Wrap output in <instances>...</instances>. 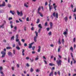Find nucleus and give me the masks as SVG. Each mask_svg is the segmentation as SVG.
<instances>
[{"instance_id":"nucleus-59","label":"nucleus","mask_w":76,"mask_h":76,"mask_svg":"<svg viewBox=\"0 0 76 76\" xmlns=\"http://www.w3.org/2000/svg\"><path fill=\"white\" fill-rule=\"evenodd\" d=\"M61 46H59V48H58V49H61Z\"/></svg>"},{"instance_id":"nucleus-4","label":"nucleus","mask_w":76,"mask_h":76,"mask_svg":"<svg viewBox=\"0 0 76 76\" xmlns=\"http://www.w3.org/2000/svg\"><path fill=\"white\" fill-rule=\"evenodd\" d=\"M17 13L18 14V15H19L20 16H22L23 15V13H22V12L21 11L19 12L18 11H17Z\"/></svg>"},{"instance_id":"nucleus-23","label":"nucleus","mask_w":76,"mask_h":76,"mask_svg":"<svg viewBox=\"0 0 76 76\" xmlns=\"http://www.w3.org/2000/svg\"><path fill=\"white\" fill-rule=\"evenodd\" d=\"M58 44H61V42H60V39H58Z\"/></svg>"},{"instance_id":"nucleus-32","label":"nucleus","mask_w":76,"mask_h":76,"mask_svg":"<svg viewBox=\"0 0 76 76\" xmlns=\"http://www.w3.org/2000/svg\"><path fill=\"white\" fill-rule=\"evenodd\" d=\"M47 22H46L45 23V24L44 26H47V24H48Z\"/></svg>"},{"instance_id":"nucleus-64","label":"nucleus","mask_w":76,"mask_h":76,"mask_svg":"<svg viewBox=\"0 0 76 76\" xmlns=\"http://www.w3.org/2000/svg\"><path fill=\"white\" fill-rule=\"evenodd\" d=\"M76 39L75 38H74V39H73V42H75V40Z\"/></svg>"},{"instance_id":"nucleus-11","label":"nucleus","mask_w":76,"mask_h":76,"mask_svg":"<svg viewBox=\"0 0 76 76\" xmlns=\"http://www.w3.org/2000/svg\"><path fill=\"white\" fill-rule=\"evenodd\" d=\"M64 20L65 22H67V20H68V17L67 16H66L64 18Z\"/></svg>"},{"instance_id":"nucleus-58","label":"nucleus","mask_w":76,"mask_h":76,"mask_svg":"<svg viewBox=\"0 0 76 76\" xmlns=\"http://www.w3.org/2000/svg\"><path fill=\"white\" fill-rule=\"evenodd\" d=\"M38 48L39 49L41 50V46H39Z\"/></svg>"},{"instance_id":"nucleus-45","label":"nucleus","mask_w":76,"mask_h":76,"mask_svg":"<svg viewBox=\"0 0 76 76\" xmlns=\"http://www.w3.org/2000/svg\"><path fill=\"white\" fill-rule=\"evenodd\" d=\"M15 50H13V53L14 54H15Z\"/></svg>"},{"instance_id":"nucleus-31","label":"nucleus","mask_w":76,"mask_h":76,"mask_svg":"<svg viewBox=\"0 0 76 76\" xmlns=\"http://www.w3.org/2000/svg\"><path fill=\"white\" fill-rule=\"evenodd\" d=\"M15 41L16 42H19V39H15Z\"/></svg>"},{"instance_id":"nucleus-29","label":"nucleus","mask_w":76,"mask_h":76,"mask_svg":"<svg viewBox=\"0 0 76 76\" xmlns=\"http://www.w3.org/2000/svg\"><path fill=\"white\" fill-rule=\"evenodd\" d=\"M39 22V18L37 19V22H36L37 23H38Z\"/></svg>"},{"instance_id":"nucleus-19","label":"nucleus","mask_w":76,"mask_h":76,"mask_svg":"<svg viewBox=\"0 0 76 76\" xmlns=\"http://www.w3.org/2000/svg\"><path fill=\"white\" fill-rule=\"evenodd\" d=\"M71 57L72 58V60L74 61L75 60L74 59V58H73V54L72 53H71Z\"/></svg>"},{"instance_id":"nucleus-55","label":"nucleus","mask_w":76,"mask_h":76,"mask_svg":"<svg viewBox=\"0 0 76 76\" xmlns=\"http://www.w3.org/2000/svg\"><path fill=\"white\" fill-rule=\"evenodd\" d=\"M70 50H72V51H73V48L72 47H71L70 48Z\"/></svg>"},{"instance_id":"nucleus-13","label":"nucleus","mask_w":76,"mask_h":76,"mask_svg":"<svg viewBox=\"0 0 76 76\" xmlns=\"http://www.w3.org/2000/svg\"><path fill=\"white\" fill-rule=\"evenodd\" d=\"M38 28H39L40 29H42V25L41 24H39L38 26Z\"/></svg>"},{"instance_id":"nucleus-60","label":"nucleus","mask_w":76,"mask_h":76,"mask_svg":"<svg viewBox=\"0 0 76 76\" xmlns=\"http://www.w3.org/2000/svg\"><path fill=\"white\" fill-rule=\"evenodd\" d=\"M26 59H27V60H28V59H29V57H26Z\"/></svg>"},{"instance_id":"nucleus-21","label":"nucleus","mask_w":76,"mask_h":76,"mask_svg":"<svg viewBox=\"0 0 76 76\" xmlns=\"http://www.w3.org/2000/svg\"><path fill=\"white\" fill-rule=\"evenodd\" d=\"M14 38H15V36H13L11 37V40H14Z\"/></svg>"},{"instance_id":"nucleus-27","label":"nucleus","mask_w":76,"mask_h":76,"mask_svg":"<svg viewBox=\"0 0 76 76\" xmlns=\"http://www.w3.org/2000/svg\"><path fill=\"white\" fill-rule=\"evenodd\" d=\"M18 44L20 46H21V45H22V44H21V43H20V41L18 42Z\"/></svg>"},{"instance_id":"nucleus-40","label":"nucleus","mask_w":76,"mask_h":76,"mask_svg":"<svg viewBox=\"0 0 76 76\" xmlns=\"http://www.w3.org/2000/svg\"><path fill=\"white\" fill-rule=\"evenodd\" d=\"M53 16H54V17H55V16H56V14H55V12L53 13Z\"/></svg>"},{"instance_id":"nucleus-50","label":"nucleus","mask_w":76,"mask_h":76,"mask_svg":"<svg viewBox=\"0 0 76 76\" xmlns=\"http://www.w3.org/2000/svg\"><path fill=\"white\" fill-rule=\"evenodd\" d=\"M21 41H22V42H25V40L22 39H21Z\"/></svg>"},{"instance_id":"nucleus-44","label":"nucleus","mask_w":76,"mask_h":76,"mask_svg":"<svg viewBox=\"0 0 76 76\" xmlns=\"http://www.w3.org/2000/svg\"><path fill=\"white\" fill-rule=\"evenodd\" d=\"M39 69H37V70L36 71V72H39Z\"/></svg>"},{"instance_id":"nucleus-18","label":"nucleus","mask_w":76,"mask_h":76,"mask_svg":"<svg viewBox=\"0 0 76 76\" xmlns=\"http://www.w3.org/2000/svg\"><path fill=\"white\" fill-rule=\"evenodd\" d=\"M49 7V10L50 12H51V9H53V6H52V5H51V6Z\"/></svg>"},{"instance_id":"nucleus-8","label":"nucleus","mask_w":76,"mask_h":76,"mask_svg":"<svg viewBox=\"0 0 76 76\" xmlns=\"http://www.w3.org/2000/svg\"><path fill=\"white\" fill-rule=\"evenodd\" d=\"M6 6V3L5 1H3V3L1 5V7H4Z\"/></svg>"},{"instance_id":"nucleus-16","label":"nucleus","mask_w":76,"mask_h":76,"mask_svg":"<svg viewBox=\"0 0 76 76\" xmlns=\"http://www.w3.org/2000/svg\"><path fill=\"white\" fill-rule=\"evenodd\" d=\"M10 13L12 14V15H14L15 14V11H12V10L10 11Z\"/></svg>"},{"instance_id":"nucleus-17","label":"nucleus","mask_w":76,"mask_h":76,"mask_svg":"<svg viewBox=\"0 0 76 76\" xmlns=\"http://www.w3.org/2000/svg\"><path fill=\"white\" fill-rule=\"evenodd\" d=\"M40 9H41V7L39 6L38 9L37 13H39V10H40Z\"/></svg>"},{"instance_id":"nucleus-54","label":"nucleus","mask_w":76,"mask_h":76,"mask_svg":"<svg viewBox=\"0 0 76 76\" xmlns=\"http://www.w3.org/2000/svg\"><path fill=\"white\" fill-rule=\"evenodd\" d=\"M48 4V3H47V2H46L45 4V5L47 6V5Z\"/></svg>"},{"instance_id":"nucleus-43","label":"nucleus","mask_w":76,"mask_h":76,"mask_svg":"<svg viewBox=\"0 0 76 76\" xmlns=\"http://www.w3.org/2000/svg\"><path fill=\"white\" fill-rule=\"evenodd\" d=\"M26 20V21H29V17L27 18Z\"/></svg>"},{"instance_id":"nucleus-42","label":"nucleus","mask_w":76,"mask_h":76,"mask_svg":"<svg viewBox=\"0 0 76 76\" xmlns=\"http://www.w3.org/2000/svg\"><path fill=\"white\" fill-rule=\"evenodd\" d=\"M51 32L50 31L48 33V35H51Z\"/></svg>"},{"instance_id":"nucleus-33","label":"nucleus","mask_w":76,"mask_h":76,"mask_svg":"<svg viewBox=\"0 0 76 76\" xmlns=\"http://www.w3.org/2000/svg\"><path fill=\"white\" fill-rule=\"evenodd\" d=\"M24 6L26 7H28V5H27L26 3L24 4Z\"/></svg>"},{"instance_id":"nucleus-56","label":"nucleus","mask_w":76,"mask_h":76,"mask_svg":"<svg viewBox=\"0 0 76 76\" xmlns=\"http://www.w3.org/2000/svg\"><path fill=\"white\" fill-rule=\"evenodd\" d=\"M16 23H19V21L16 20Z\"/></svg>"},{"instance_id":"nucleus-20","label":"nucleus","mask_w":76,"mask_h":76,"mask_svg":"<svg viewBox=\"0 0 76 76\" xmlns=\"http://www.w3.org/2000/svg\"><path fill=\"white\" fill-rule=\"evenodd\" d=\"M38 13V14H39V15H40V16H41V17H42L43 16V15L42 14H41V12H39Z\"/></svg>"},{"instance_id":"nucleus-53","label":"nucleus","mask_w":76,"mask_h":76,"mask_svg":"<svg viewBox=\"0 0 76 76\" xmlns=\"http://www.w3.org/2000/svg\"><path fill=\"white\" fill-rule=\"evenodd\" d=\"M58 75H60V71H58Z\"/></svg>"},{"instance_id":"nucleus-38","label":"nucleus","mask_w":76,"mask_h":76,"mask_svg":"<svg viewBox=\"0 0 76 76\" xmlns=\"http://www.w3.org/2000/svg\"><path fill=\"white\" fill-rule=\"evenodd\" d=\"M41 28H39L38 31V32L39 34L40 33V31H41Z\"/></svg>"},{"instance_id":"nucleus-22","label":"nucleus","mask_w":76,"mask_h":76,"mask_svg":"<svg viewBox=\"0 0 76 76\" xmlns=\"http://www.w3.org/2000/svg\"><path fill=\"white\" fill-rule=\"evenodd\" d=\"M49 66H54V64H53L50 63L49 64Z\"/></svg>"},{"instance_id":"nucleus-28","label":"nucleus","mask_w":76,"mask_h":76,"mask_svg":"<svg viewBox=\"0 0 76 76\" xmlns=\"http://www.w3.org/2000/svg\"><path fill=\"white\" fill-rule=\"evenodd\" d=\"M14 29H15V30H14V31H16V30H17V27L15 26L14 27Z\"/></svg>"},{"instance_id":"nucleus-36","label":"nucleus","mask_w":76,"mask_h":76,"mask_svg":"<svg viewBox=\"0 0 76 76\" xmlns=\"http://www.w3.org/2000/svg\"><path fill=\"white\" fill-rule=\"evenodd\" d=\"M43 61H44L45 64H47V62L46 61L44 60Z\"/></svg>"},{"instance_id":"nucleus-26","label":"nucleus","mask_w":76,"mask_h":76,"mask_svg":"<svg viewBox=\"0 0 76 76\" xmlns=\"http://www.w3.org/2000/svg\"><path fill=\"white\" fill-rule=\"evenodd\" d=\"M62 42L63 44H64V39H63L62 40Z\"/></svg>"},{"instance_id":"nucleus-2","label":"nucleus","mask_w":76,"mask_h":76,"mask_svg":"<svg viewBox=\"0 0 76 76\" xmlns=\"http://www.w3.org/2000/svg\"><path fill=\"white\" fill-rule=\"evenodd\" d=\"M61 62H62V61L60 59L59 61L58 60L56 61V63L57 64L58 66H59L60 65V66L61 65Z\"/></svg>"},{"instance_id":"nucleus-25","label":"nucleus","mask_w":76,"mask_h":76,"mask_svg":"<svg viewBox=\"0 0 76 76\" xmlns=\"http://www.w3.org/2000/svg\"><path fill=\"white\" fill-rule=\"evenodd\" d=\"M38 59H39V58H38V56H37V57L35 58V60L36 61H37V60H38Z\"/></svg>"},{"instance_id":"nucleus-49","label":"nucleus","mask_w":76,"mask_h":76,"mask_svg":"<svg viewBox=\"0 0 76 76\" xmlns=\"http://www.w3.org/2000/svg\"><path fill=\"white\" fill-rule=\"evenodd\" d=\"M24 30L25 31H26V27H24Z\"/></svg>"},{"instance_id":"nucleus-7","label":"nucleus","mask_w":76,"mask_h":76,"mask_svg":"<svg viewBox=\"0 0 76 76\" xmlns=\"http://www.w3.org/2000/svg\"><path fill=\"white\" fill-rule=\"evenodd\" d=\"M67 32H68V30L67 29H66V30H65V31L63 32V34H64V35H67Z\"/></svg>"},{"instance_id":"nucleus-9","label":"nucleus","mask_w":76,"mask_h":76,"mask_svg":"<svg viewBox=\"0 0 76 76\" xmlns=\"http://www.w3.org/2000/svg\"><path fill=\"white\" fill-rule=\"evenodd\" d=\"M34 44V42L29 44V46L28 47L29 48H32V44Z\"/></svg>"},{"instance_id":"nucleus-63","label":"nucleus","mask_w":76,"mask_h":76,"mask_svg":"<svg viewBox=\"0 0 76 76\" xmlns=\"http://www.w3.org/2000/svg\"><path fill=\"white\" fill-rule=\"evenodd\" d=\"M12 19V18H9V20H10Z\"/></svg>"},{"instance_id":"nucleus-14","label":"nucleus","mask_w":76,"mask_h":76,"mask_svg":"<svg viewBox=\"0 0 76 76\" xmlns=\"http://www.w3.org/2000/svg\"><path fill=\"white\" fill-rule=\"evenodd\" d=\"M8 55L9 56H12V53L10 52H9L8 53Z\"/></svg>"},{"instance_id":"nucleus-48","label":"nucleus","mask_w":76,"mask_h":76,"mask_svg":"<svg viewBox=\"0 0 76 76\" xmlns=\"http://www.w3.org/2000/svg\"><path fill=\"white\" fill-rule=\"evenodd\" d=\"M47 31H49V30H50V28H47Z\"/></svg>"},{"instance_id":"nucleus-12","label":"nucleus","mask_w":76,"mask_h":76,"mask_svg":"<svg viewBox=\"0 0 76 76\" xmlns=\"http://www.w3.org/2000/svg\"><path fill=\"white\" fill-rule=\"evenodd\" d=\"M7 7H8L9 8H10L12 7V5L9 4H8L7 5Z\"/></svg>"},{"instance_id":"nucleus-15","label":"nucleus","mask_w":76,"mask_h":76,"mask_svg":"<svg viewBox=\"0 0 76 76\" xmlns=\"http://www.w3.org/2000/svg\"><path fill=\"white\" fill-rule=\"evenodd\" d=\"M4 23H3L1 26H0V28H4Z\"/></svg>"},{"instance_id":"nucleus-57","label":"nucleus","mask_w":76,"mask_h":76,"mask_svg":"<svg viewBox=\"0 0 76 76\" xmlns=\"http://www.w3.org/2000/svg\"><path fill=\"white\" fill-rule=\"evenodd\" d=\"M19 20H20V22H22V20H21V19L19 18Z\"/></svg>"},{"instance_id":"nucleus-46","label":"nucleus","mask_w":76,"mask_h":76,"mask_svg":"<svg viewBox=\"0 0 76 76\" xmlns=\"http://www.w3.org/2000/svg\"><path fill=\"white\" fill-rule=\"evenodd\" d=\"M14 69H15V67L14 66L12 67V70H14Z\"/></svg>"},{"instance_id":"nucleus-41","label":"nucleus","mask_w":76,"mask_h":76,"mask_svg":"<svg viewBox=\"0 0 76 76\" xmlns=\"http://www.w3.org/2000/svg\"><path fill=\"white\" fill-rule=\"evenodd\" d=\"M16 48H17V50H20V48H19V47H16Z\"/></svg>"},{"instance_id":"nucleus-62","label":"nucleus","mask_w":76,"mask_h":76,"mask_svg":"<svg viewBox=\"0 0 76 76\" xmlns=\"http://www.w3.org/2000/svg\"><path fill=\"white\" fill-rule=\"evenodd\" d=\"M32 54H35V52L34 51H32Z\"/></svg>"},{"instance_id":"nucleus-24","label":"nucleus","mask_w":76,"mask_h":76,"mask_svg":"<svg viewBox=\"0 0 76 76\" xmlns=\"http://www.w3.org/2000/svg\"><path fill=\"white\" fill-rule=\"evenodd\" d=\"M12 49V48L9 47H7V50H10V49Z\"/></svg>"},{"instance_id":"nucleus-37","label":"nucleus","mask_w":76,"mask_h":76,"mask_svg":"<svg viewBox=\"0 0 76 76\" xmlns=\"http://www.w3.org/2000/svg\"><path fill=\"white\" fill-rule=\"evenodd\" d=\"M35 46H33L32 47V50L33 51H34V50H35Z\"/></svg>"},{"instance_id":"nucleus-35","label":"nucleus","mask_w":76,"mask_h":76,"mask_svg":"<svg viewBox=\"0 0 76 76\" xmlns=\"http://www.w3.org/2000/svg\"><path fill=\"white\" fill-rule=\"evenodd\" d=\"M18 38H19V36H18V34H17V35L16 36L15 39H18Z\"/></svg>"},{"instance_id":"nucleus-10","label":"nucleus","mask_w":76,"mask_h":76,"mask_svg":"<svg viewBox=\"0 0 76 76\" xmlns=\"http://www.w3.org/2000/svg\"><path fill=\"white\" fill-rule=\"evenodd\" d=\"M50 29H52V28H53V23L51 22H50Z\"/></svg>"},{"instance_id":"nucleus-34","label":"nucleus","mask_w":76,"mask_h":76,"mask_svg":"<svg viewBox=\"0 0 76 76\" xmlns=\"http://www.w3.org/2000/svg\"><path fill=\"white\" fill-rule=\"evenodd\" d=\"M33 69H32V68H31L30 69V71L31 72H32L33 71Z\"/></svg>"},{"instance_id":"nucleus-5","label":"nucleus","mask_w":76,"mask_h":76,"mask_svg":"<svg viewBox=\"0 0 76 76\" xmlns=\"http://www.w3.org/2000/svg\"><path fill=\"white\" fill-rule=\"evenodd\" d=\"M2 70H3V67H2V66H0V73L1 74V75H4V73L3 72L1 71Z\"/></svg>"},{"instance_id":"nucleus-1","label":"nucleus","mask_w":76,"mask_h":76,"mask_svg":"<svg viewBox=\"0 0 76 76\" xmlns=\"http://www.w3.org/2000/svg\"><path fill=\"white\" fill-rule=\"evenodd\" d=\"M4 51H2L1 52V54H2L1 58H3V57H4L5 56H6V49L5 48H4Z\"/></svg>"},{"instance_id":"nucleus-39","label":"nucleus","mask_w":76,"mask_h":76,"mask_svg":"<svg viewBox=\"0 0 76 76\" xmlns=\"http://www.w3.org/2000/svg\"><path fill=\"white\" fill-rule=\"evenodd\" d=\"M15 44H13L12 45V47L13 48L15 47Z\"/></svg>"},{"instance_id":"nucleus-47","label":"nucleus","mask_w":76,"mask_h":76,"mask_svg":"<svg viewBox=\"0 0 76 76\" xmlns=\"http://www.w3.org/2000/svg\"><path fill=\"white\" fill-rule=\"evenodd\" d=\"M26 66L27 67H29V64H28V63L26 64Z\"/></svg>"},{"instance_id":"nucleus-61","label":"nucleus","mask_w":76,"mask_h":76,"mask_svg":"<svg viewBox=\"0 0 76 76\" xmlns=\"http://www.w3.org/2000/svg\"><path fill=\"white\" fill-rule=\"evenodd\" d=\"M68 63H70V58H68Z\"/></svg>"},{"instance_id":"nucleus-51","label":"nucleus","mask_w":76,"mask_h":76,"mask_svg":"<svg viewBox=\"0 0 76 76\" xmlns=\"http://www.w3.org/2000/svg\"><path fill=\"white\" fill-rule=\"evenodd\" d=\"M76 12V9L75 8H74V11H73V12Z\"/></svg>"},{"instance_id":"nucleus-52","label":"nucleus","mask_w":76,"mask_h":76,"mask_svg":"<svg viewBox=\"0 0 76 76\" xmlns=\"http://www.w3.org/2000/svg\"><path fill=\"white\" fill-rule=\"evenodd\" d=\"M27 46V44H26V43H25L24 44V46L25 47H26V46Z\"/></svg>"},{"instance_id":"nucleus-6","label":"nucleus","mask_w":76,"mask_h":76,"mask_svg":"<svg viewBox=\"0 0 76 76\" xmlns=\"http://www.w3.org/2000/svg\"><path fill=\"white\" fill-rule=\"evenodd\" d=\"M53 8L55 9V10H57V9H56V8H57V6L56 5V4H53Z\"/></svg>"},{"instance_id":"nucleus-30","label":"nucleus","mask_w":76,"mask_h":76,"mask_svg":"<svg viewBox=\"0 0 76 76\" xmlns=\"http://www.w3.org/2000/svg\"><path fill=\"white\" fill-rule=\"evenodd\" d=\"M56 18H58V13H56Z\"/></svg>"},{"instance_id":"nucleus-3","label":"nucleus","mask_w":76,"mask_h":76,"mask_svg":"<svg viewBox=\"0 0 76 76\" xmlns=\"http://www.w3.org/2000/svg\"><path fill=\"white\" fill-rule=\"evenodd\" d=\"M35 34H36V36L34 37V41L35 42H37L36 39L37 38V36H38V32H37V31H35Z\"/></svg>"}]
</instances>
